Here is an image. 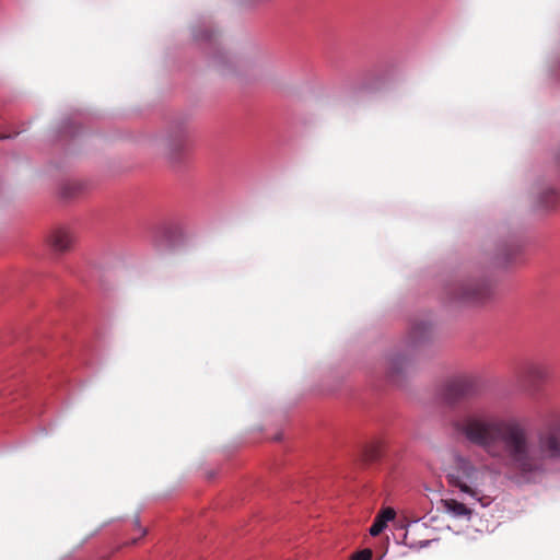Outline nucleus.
Instances as JSON below:
<instances>
[{
  "instance_id": "obj_1",
  "label": "nucleus",
  "mask_w": 560,
  "mask_h": 560,
  "mask_svg": "<svg viewBox=\"0 0 560 560\" xmlns=\"http://www.w3.org/2000/svg\"><path fill=\"white\" fill-rule=\"evenodd\" d=\"M453 430L492 458L513 464L523 474L541 471L547 459L560 458V430L540 433L537 447L530 446L525 428L515 420L469 415L454 421Z\"/></svg>"
},
{
  "instance_id": "obj_2",
  "label": "nucleus",
  "mask_w": 560,
  "mask_h": 560,
  "mask_svg": "<svg viewBox=\"0 0 560 560\" xmlns=\"http://www.w3.org/2000/svg\"><path fill=\"white\" fill-rule=\"evenodd\" d=\"M485 477L486 474L482 469L476 467L468 457L460 454L454 455L453 464L446 472V479L451 487L480 501L482 506L488 505L487 502H482L480 497Z\"/></svg>"
},
{
  "instance_id": "obj_3",
  "label": "nucleus",
  "mask_w": 560,
  "mask_h": 560,
  "mask_svg": "<svg viewBox=\"0 0 560 560\" xmlns=\"http://www.w3.org/2000/svg\"><path fill=\"white\" fill-rule=\"evenodd\" d=\"M551 375V366L542 360L526 361L516 371L517 382L532 393L537 392Z\"/></svg>"
},
{
  "instance_id": "obj_4",
  "label": "nucleus",
  "mask_w": 560,
  "mask_h": 560,
  "mask_svg": "<svg viewBox=\"0 0 560 560\" xmlns=\"http://www.w3.org/2000/svg\"><path fill=\"white\" fill-rule=\"evenodd\" d=\"M471 392L472 385L468 381L456 378L445 386L444 400L447 404H454L460 398L468 396Z\"/></svg>"
},
{
  "instance_id": "obj_5",
  "label": "nucleus",
  "mask_w": 560,
  "mask_h": 560,
  "mask_svg": "<svg viewBox=\"0 0 560 560\" xmlns=\"http://www.w3.org/2000/svg\"><path fill=\"white\" fill-rule=\"evenodd\" d=\"M74 242V237L69 229L58 228L49 236V244L57 253L68 250Z\"/></svg>"
},
{
  "instance_id": "obj_6",
  "label": "nucleus",
  "mask_w": 560,
  "mask_h": 560,
  "mask_svg": "<svg viewBox=\"0 0 560 560\" xmlns=\"http://www.w3.org/2000/svg\"><path fill=\"white\" fill-rule=\"evenodd\" d=\"M444 508L447 513H450L453 517L457 518H470L471 510L466 506V504L455 500H446L444 501Z\"/></svg>"
},
{
  "instance_id": "obj_7",
  "label": "nucleus",
  "mask_w": 560,
  "mask_h": 560,
  "mask_svg": "<svg viewBox=\"0 0 560 560\" xmlns=\"http://www.w3.org/2000/svg\"><path fill=\"white\" fill-rule=\"evenodd\" d=\"M560 201V194L555 190L545 191L540 198V207L545 209L553 208Z\"/></svg>"
},
{
  "instance_id": "obj_8",
  "label": "nucleus",
  "mask_w": 560,
  "mask_h": 560,
  "mask_svg": "<svg viewBox=\"0 0 560 560\" xmlns=\"http://www.w3.org/2000/svg\"><path fill=\"white\" fill-rule=\"evenodd\" d=\"M386 527L385 521L382 520V517H377L374 520L373 524L371 525L369 533L371 536L375 537L378 536Z\"/></svg>"
},
{
  "instance_id": "obj_9",
  "label": "nucleus",
  "mask_w": 560,
  "mask_h": 560,
  "mask_svg": "<svg viewBox=\"0 0 560 560\" xmlns=\"http://www.w3.org/2000/svg\"><path fill=\"white\" fill-rule=\"evenodd\" d=\"M372 556L371 549H362L353 553L351 560H371Z\"/></svg>"
},
{
  "instance_id": "obj_10",
  "label": "nucleus",
  "mask_w": 560,
  "mask_h": 560,
  "mask_svg": "<svg viewBox=\"0 0 560 560\" xmlns=\"http://www.w3.org/2000/svg\"><path fill=\"white\" fill-rule=\"evenodd\" d=\"M485 290L486 289L483 287H481V288H477L476 290H474L471 292L467 291L464 293L463 298L467 299V300H479L482 296Z\"/></svg>"
},
{
  "instance_id": "obj_11",
  "label": "nucleus",
  "mask_w": 560,
  "mask_h": 560,
  "mask_svg": "<svg viewBox=\"0 0 560 560\" xmlns=\"http://www.w3.org/2000/svg\"><path fill=\"white\" fill-rule=\"evenodd\" d=\"M395 515V511L392 508H387L383 510L382 513L377 515V517H382V520L385 521V524H387V522L392 521Z\"/></svg>"
},
{
  "instance_id": "obj_12",
  "label": "nucleus",
  "mask_w": 560,
  "mask_h": 560,
  "mask_svg": "<svg viewBox=\"0 0 560 560\" xmlns=\"http://www.w3.org/2000/svg\"><path fill=\"white\" fill-rule=\"evenodd\" d=\"M135 525H136V527H137V529H138V532H139V537H138V538H133V539L131 540V542H130L131 545L137 544V542H138V540H139V539H141L142 537H144V536L147 535V533H148L147 528H145V527H142V526L140 525V521H139V518H138V517L135 520Z\"/></svg>"
},
{
  "instance_id": "obj_13",
  "label": "nucleus",
  "mask_w": 560,
  "mask_h": 560,
  "mask_svg": "<svg viewBox=\"0 0 560 560\" xmlns=\"http://www.w3.org/2000/svg\"><path fill=\"white\" fill-rule=\"evenodd\" d=\"M196 39H206L210 37V34L208 32H200L195 35Z\"/></svg>"
},
{
  "instance_id": "obj_14",
  "label": "nucleus",
  "mask_w": 560,
  "mask_h": 560,
  "mask_svg": "<svg viewBox=\"0 0 560 560\" xmlns=\"http://www.w3.org/2000/svg\"><path fill=\"white\" fill-rule=\"evenodd\" d=\"M8 138H11V136H9V135H0V140L8 139Z\"/></svg>"
}]
</instances>
